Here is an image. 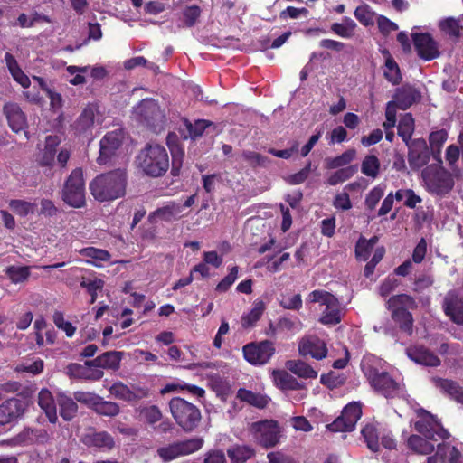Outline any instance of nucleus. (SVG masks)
Here are the masks:
<instances>
[{"mask_svg":"<svg viewBox=\"0 0 463 463\" xmlns=\"http://www.w3.org/2000/svg\"><path fill=\"white\" fill-rule=\"evenodd\" d=\"M417 414L420 419L414 423V429L423 437L411 435L407 441L408 447L420 454H430L435 449L431 441L445 440L449 438V433L429 411L420 409Z\"/></svg>","mask_w":463,"mask_h":463,"instance_id":"f257e3e1","label":"nucleus"},{"mask_svg":"<svg viewBox=\"0 0 463 463\" xmlns=\"http://www.w3.org/2000/svg\"><path fill=\"white\" fill-rule=\"evenodd\" d=\"M127 173L116 169L96 176L90 184L93 197L99 202H109L125 195Z\"/></svg>","mask_w":463,"mask_h":463,"instance_id":"f03ea898","label":"nucleus"},{"mask_svg":"<svg viewBox=\"0 0 463 463\" xmlns=\"http://www.w3.org/2000/svg\"><path fill=\"white\" fill-rule=\"evenodd\" d=\"M139 167L151 177H159L169 168V156L166 149L158 144H147L137 157Z\"/></svg>","mask_w":463,"mask_h":463,"instance_id":"7ed1b4c3","label":"nucleus"},{"mask_svg":"<svg viewBox=\"0 0 463 463\" xmlns=\"http://www.w3.org/2000/svg\"><path fill=\"white\" fill-rule=\"evenodd\" d=\"M386 307L391 311L392 319L398 324L401 331L411 335L414 319L410 310L418 307L415 298L407 294L394 295L387 300Z\"/></svg>","mask_w":463,"mask_h":463,"instance_id":"20e7f679","label":"nucleus"},{"mask_svg":"<svg viewBox=\"0 0 463 463\" xmlns=\"http://www.w3.org/2000/svg\"><path fill=\"white\" fill-rule=\"evenodd\" d=\"M168 406L175 421L184 432H192L197 428L202 415L196 405L181 397H174Z\"/></svg>","mask_w":463,"mask_h":463,"instance_id":"39448f33","label":"nucleus"},{"mask_svg":"<svg viewBox=\"0 0 463 463\" xmlns=\"http://www.w3.org/2000/svg\"><path fill=\"white\" fill-rule=\"evenodd\" d=\"M62 201L71 207L85 205V183L81 168H75L66 179L61 190Z\"/></svg>","mask_w":463,"mask_h":463,"instance_id":"423d86ee","label":"nucleus"},{"mask_svg":"<svg viewBox=\"0 0 463 463\" xmlns=\"http://www.w3.org/2000/svg\"><path fill=\"white\" fill-rule=\"evenodd\" d=\"M427 190L437 195L448 194L454 186L451 175L435 165L427 166L421 173Z\"/></svg>","mask_w":463,"mask_h":463,"instance_id":"0eeeda50","label":"nucleus"},{"mask_svg":"<svg viewBox=\"0 0 463 463\" xmlns=\"http://www.w3.org/2000/svg\"><path fill=\"white\" fill-rule=\"evenodd\" d=\"M366 375L374 390L386 398L399 397L403 392V385L394 381L385 372H380L376 368L370 367Z\"/></svg>","mask_w":463,"mask_h":463,"instance_id":"6e6552de","label":"nucleus"},{"mask_svg":"<svg viewBox=\"0 0 463 463\" xmlns=\"http://www.w3.org/2000/svg\"><path fill=\"white\" fill-rule=\"evenodd\" d=\"M204 444L203 438L194 437L184 440L175 441L166 447L157 449V455L163 461L168 462L175 458L187 456L200 450Z\"/></svg>","mask_w":463,"mask_h":463,"instance_id":"1a4fd4ad","label":"nucleus"},{"mask_svg":"<svg viewBox=\"0 0 463 463\" xmlns=\"http://www.w3.org/2000/svg\"><path fill=\"white\" fill-rule=\"evenodd\" d=\"M138 120L154 131H160L165 123V114L159 105L152 99H143L135 108Z\"/></svg>","mask_w":463,"mask_h":463,"instance_id":"9d476101","label":"nucleus"},{"mask_svg":"<svg viewBox=\"0 0 463 463\" xmlns=\"http://www.w3.org/2000/svg\"><path fill=\"white\" fill-rule=\"evenodd\" d=\"M275 345L269 340L252 342L242 347L245 360L252 365L266 364L275 354Z\"/></svg>","mask_w":463,"mask_h":463,"instance_id":"9b49d317","label":"nucleus"},{"mask_svg":"<svg viewBox=\"0 0 463 463\" xmlns=\"http://www.w3.org/2000/svg\"><path fill=\"white\" fill-rule=\"evenodd\" d=\"M250 431L256 441L264 448L276 446L279 439V429L274 420H260L250 425Z\"/></svg>","mask_w":463,"mask_h":463,"instance_id":"f8f14e48","label":"nucleus"},{"mask_svg":"<svg viewBox=\"0 0 463 463\" xmlns=\"http://www.w3.org/2000/svg\"><path fill=\"white\" fill-rule=\"evenodd\" d=\"M362 416L360 402H350L342 411L341 415L326 427L334 432L352 431Z\"/></svg>","mask_w":463,"mask_h":463,"instance_id":"ddd939ff","label":"nucleus"},{"mask_svg":"<svg viewBox=\"0 0 463 463\" xmlns=\"http://www.w3.org/2000/svg\"><path fill=\"white\" fill-rule=\"evenodd\" d=\"M327 352L326 344L317 335H306L298 342V353L301 356L322 360L326 357Z\"/></svg>","mask_w":463,"mask_h":463,"instance_id":"4468645a","label":"nucleus"},{"mask_svg":"<svg viewBox=\"0 0 463 463\" xmlns=\"http://www.w3.org/2000/svg\"><path fill=\"white\" fill-rule=\"evenodd\" d=\"M406 145L409 149L408 162L411 169L418 170L428 164L430 151L424 139H413Z\"/></svg>","mask_w":463,"mask_h":463,"instance_id":"2eb2a0df","label":"nucleus"},{"mask_svg":"<svg viewBox=\"0 0 463 463\" xmlns=\"http://www.w3.org/2000/svg\"><path fill=\"white\" fill-rule=\"evenodd\" d=\"M122 144L121 131H111L107 133L99 142V156L97 161L99 165L107 164L115 155Z\"/></svg>","mask_w":463,"mask_h":463,"instance_id":"dca6fc26","label":"nucleus"},{"mask_svg":"<svg viewBox=\"0 0 463 463\" xmlns=\"http://www.w3.org/2000/svg\"><path fill=\"white\" fill-rule=\"evenodd\" d=\"M51 438L52 433L43 428L26 427L14 437V441L21 446H29L46 444Z\"/></svg>","mask_w":463,"mask_h":463,"instance_id":"f3484780","label":"nucleus"},{"mask_svg":"<svg viewBox=\"0 0 463 463\" xmlns=\"http://www.w3.org/2000/svg\"><path fill=\"white\" fill-rule=\"evenodd\" d=\"M91 360L84 364L71 363L67 365L66 373L71 378L85 381H99L104 376V372L90 364Z\"/></svg>","mask_w":463,"mask_h":463,"instance_id":"a211bd4d","label":"nucleus"},{"mask_svg":"<svg viewBox=\"0 0 463 463\" xmlns=\"http://www.w3.org/2000/svg\"><path fill=\"white\" fill-rule=\"evenodd\" d=\"M24 412L23 401L11 398L0 404V427L15 422Z\"/></svg>","mask_w":463,"mask_h":463,"instance_id":"6ab92c4d","label":"nucleus"},{"mask_svg":"<svg viewBox=\"0 0 463 463\" xmlns=\"http://www.w3.org/2000/svg\"><path fill=\"white\" fill-rule=\"evenodd\" d=\"M82 442L88 447H94L101 451H110L115 447L114 438L107 431L90 430L82 438Z\"/></svg>","mask_w":463,"mask_h":463,"instance_id":"aec40b11","label":"nucleus"},{"mask_svg":"<svg viewBox=\"0 0 463 463\" xmlns=\"http://www.w3.org/2000/svg\"><path fill=\"white\" fill-rule=\"evenodd\" d=\"M412 38L415 49L420 58L430 61L439 56L437 43L429 33H415Z\"/></svg>","mask_w":463,"mask_h":463,"instance_id":"412c9836","label":"nucleus"},{"mask_svg":"<svg viewBox=\"0 0 463 463\" xmlns=\"http://www.w3.org/2000/svg\"><path fill=\"white\" fill-rule=\"evenodd\" d=\"M60 144L61 138L56 135H49L45 137L44 147L36 159L40 166L52 168L54 165L57 148Z\"/></svg>","mask_w":463,"mask_h":463,"instance_id":"4be33fe9","label":"nucleus"},{"mask_svg":"<svg viewBox=\"0 0 463 463\" xmlns=\"http://www.w3.org/2000/svg\"><path fill=\"white\" fill-rule=\"evenodd\" d=\"M3 111L14 132L18 133L26 128L27 122L25 115L18 104L8 102L4 105Z\"/></svg>","mask_w":463,"mask_h":463,"instance_id":"5701e85b","label":"nucleus"},{"mask_svg":"<svg viewBox=\"0 0 463 463\" xmlns=\"http://www.w3.org/2000/svg\"><path fill=\"white\" fill-rule=\"evenodd\" d=\"M406 354L411 360L424 366L436 367L440 364L439 358L421 345L408 347Z\"/></svg>","mask_w":463,"mask_h":463,"instance_id":"b1692460","label":"nucleus"},{"mask_svg":"<svg viewBox=\"0 0 463 463\" xmlns=\"http://www.w3.org/2000/svg\"><path fill=\"white\" fill-rule=\"evenodd\" d=\"M421 98L420 92L411 85H402L395 90L393 101L400 109L405 110Z\"/></svg>","mask_w":463,"mask_h":463,"instance_id":"393cba45","label":"nucleus"},{"mask_svg":"<svg viewBox=\"0 0 463 463\" xmlns=\"http://www.w3.org/2000/svg\"><path fill=\"white\" fill-rule=\"evenodd\" d=\"M95 115L96 108L92 105H88L72 125L75 132L79 135L91 133L94 127Z\"/></svg>","mask_w":463,"mask_h":463,"instance_id":"a878e982","label":"nucleus"},{"mask_svg":"<svg viewBox=\"0 0 463 463\" xmlns=\"http://www.w3.org/2000/svg\"><path fill=\"white\" fill-rule=\"evenodd\" d=\"M122 357L123 352L108 351L91 360L90 364L95 365L97 369L117 371L120 366Z\"/></svg>","mask_w":463,"mask_h":463,"instance_id":"bb28decb","label":"nucleus"},{"mask_svg":"<svg viewBox=\"0 0 463 463\" xmlns=\"http://www.w3.org/2000/svg\"><path fill=\"white\" fill-rule=\"evenodd\" d=\"M443 309L454 323L463 326V299L449 294L444 298Z\"/></svg>","mask_w":463,"mask_h":463,"instance_id":"cd10ccee","label":"nucleus"},{"mask_svg":"<svg viewBox=\"0 0 463 463\" xmlns=\"http://www.w3.org/2000/svg\"><path fill=\"white\" fill-rule=\"evenodd\" d=\"M273 379L276 386L281 390H302L305 383H299L293 375L284 370L273 372Z\"/></svg>","mask_w":463,"mask_h":463,"instance_id":"c85d7f7f","label":"nucleus"},{"mask_svg":"<svg viewBox=\"0 0 463 463\" xmlns=\"http://www.w3.org/2000/svg\"><path fill=\"white\" fill-rule=\"evenodd\" d=\"M38 404L44 411L49 421L55 423L57 421V410L55 401L47 389H43L38 394Z\"/></svg>","mask_w":463,"mask_h":463,"instance_id":"c756f323","label":"nucleus"},{"mask_svg":"<svg viewBox=\"0 0 463 463\" xmlns=\"http://www.w3.org/2000/svg\"><path fill=\"white\" fill-rule=\"evenodd\" d=\"M255 454V449L249 445L235 444L227 449V456L231 463H245L253 458Z\"/></svg>","mask_w":463,"mask_h":463,"instance_id":"7c9ffc66","label":"nucleus"},{"mask_svg":"<svg viewBox=\"0 0 463 463\" xmlns=\"http://www.w3.org/2000/svg\"><path fill=\"white\" fill-rule=\"evenodd\" d=\"M56 402L60 407V414L64 420L70 421L76 416L78 405L74 397L71 398L64 393H58Z\"/></svg>","mask_w":463,"mask_h":463,"instance_id":"2f4dec72","label":"nucleus"},{"mask_svg":"<svg viewBox=\"0 0 463 463\" xmlns=\"http://www.w3.org/2000/svg\"><path fill=\"white\" fill-rule=\"evenodd\" d=\"M5 61L8 71H10L14 80L18 82L23 88H28L31 84L30 79L22 71L17 63L16 59L9 52L5 54Z\"/></svg>","mask_w":463,"mask_h":463,"instance_id":"473e14b6","label":"nucleus"},{"mask_svg":"<svg viewBox=\"0 0 463 463\" xmlns=\"http://www.w3.org/2000/svg\"><path fill=\"white\" fill-rule=\"evenodd\" d=\"M433 383L444 393L463 403V388L455 382L448 379L433 378Z\"/></svg>","mask_w":463,"mask_h":463,"instance_id":"72a5a7b5","label":"nucleus"},{"mask_svg":"<svg viewBox=\"0 0 463 463\" xmlns=\"http://www.w3.org/2000/svg\"><path fill=\"white\" fill-rule=\"evenodd\" d=\"M286 365L288 370L300 378L316 379L317 377V372L302 360H290Z\"/></svg>","mask_w":463,"mask_h":463,"instance_id":"f704fd0d","label":"nucleus"},{"mask_svg":"<svg viewBox=\"0 0 463 463\" xmlns=\"http://www.w3.org/2000/svg\"><path fill=\"white\" fill-rule=\"evenodd\" d=\"M342 310L337 298L326 307L319 318V322L323 325H337L341 322Z\"/></svg>","mask_w":463,"mask_h":463,"instance_id":"c9c22d12","label":"nucleus"},{"mask_svg":"<svg viewBox=\"0 0 463 463\" xmlns=\"http://www.w3.org/2000/svg\"><path fill=\"white\" fill-rule=\"evenodd\" d=\"M383 54L386 56L383 76L392 85H398L402 80L400 68L388 51H384Z\"/></svg>","mask_w":463,"mask_h":463,"instance_id":"e433bc0d","label":"nucleus"},{"mask_svg":"<svg viewBox=\"0 0 463 463\" xmlns=\"http://www.w3.org/2000/svg\"><path fill=\"white\" fill-rule=\"evenodd\" d=\"M182 206L176 203H170L165 206L158 208L152 214H150L149 218H159L160 220L165 222H172L182 217Z\"/></svg>","mask_w":463,"mask_h":463,"instance_id":"4c0bfd02","label":"nucleus"},{"mask_svg":"<svg viewBox=\"0 0 463 463\" xmlns=\"http://www.w3.org/2000/svg\"><path fill=\"white\" fill-rule=\"evenodd\" d=\"M439 29L450 38L458 40L463 33V26L460 18L447 17L439 21Z\"/></svg>","mask_w":463,"mask_h":463,"instance_id":"58836bf2","label":"nucleus"},{"mask_svg":"<svg viewBox=\"0 0 463 463\" xmlns=\"http://www.w3.org/2000/svg\"><path fill=\"white\" fill-rule=\"evenodd\" d=\"M265 310V304L262 300H255L251 310L241 317V326L243 328H250L255 326L260 320Z\"/></svg>","mask_w":463,"mask_h":463,"instance_id":"ea45409f","label":"nucleus"},{"mask_svg":"<svg viewBox=\"0 0 463 463\" xmlns=\"http://www.w3.org/2000/svg\"><path fill=\"white\" fill-rule=\"evenodd\" d=\"M80 253L90 259L88 262L98 267L101 266V262L109 261L111 258V255L108 250L94 247L84 248L80 251Z\"/></svg>","mask_w":463,"mask_h":463,"instance_id":"a19ab883","label":"nucleus"},{"mask_svg":"<svg viewBox=\"0 0 463 463\" xmlns=\"http://www.w3.org/2000/svg\"><path fill=\"white\" fill-rule=\"evenodd\" d=\"M172 137L175 138L176 137L175 135H170V134L167 137V144H168L171 155H172L171 174L174 176H177L179 175L180 168H181L182 163H183L184 150L180 146V145H178L177 143H175V144L171 143Z\"/></svg>","mask_w":463,"mask_h":463,"instance_id":"79ce46f5","label":"nucleus"},{"mask_svg":"<svg viewBox=\"0 0 463 463\" xmlns=\"http://www.w3.org/2000/svg\"><path fill=\"white\" fill-rule=\"evenodd\" d=\"M237 398L242 402H246L249 404L260 409L265 408L269 403V401L266 396L255 393L251 391L243 388L238 390Z\"/></svg>","mask_w":463,"mask_h":463,"instance_id":"37998d69","label":"nucleus"},{"mask_svg":"<svg viewBox=\"0 0 463 463\" xmlns=\"http://www.w3.org/2000/svg\"><path fill=\"white\" fill-rule=\"evenodd\" d=\"M414 132V119L411 113L404 114L398 124V135L405 144L411 141V136Z\"/></svg>","mask_w":463,"mask_h":463,"instance_id":"c03bdc74","label":"nucleus"},{"mask_svg":"<svg viewBox=\"0 0 463 463\" xmlns=\"http://www.w3.org/2000/svg\"><path fill=\"white\" fill-rule=\"evenodd\" d=\"M436 456L445 463H461V453L456 447L449 444H438Z\"/></svg>","mask_w":463,"mask_h":463,"instance_id":"a18cd8bd","label":"nucleus"},{"mask_svg":"<svg viewBox=\"0 0 463 463\" xmlns=\"http://www.w3.org/2000/svg\"><path fill=\"white\" fill-rule=\"evenodd\" d=\"M356 156V150L354 148L345 151L338 156L328 157L326 159V168L336 169L344 168V166L349 165Z\"/></svg>","mask_w":463,"mask_h":463,"instance_id":"49530a36","label":"nucleus"},{"mask_svg":"<svg viewBox=\"0 0 463 463\" xmlns=\"http://www.w3.org/2000/svg\"><path fill=\"white\" fill-rule=\"evenodd\" d=\"M355 28V22L349 17H344L342 19V23H334L330 27L333 33L340 37L347 39L354 35Z\"/></svg>","mask_w":463,"mask_h":463,"instance_id":"de8ad7c7","label":"nucleus"},{"mask_svg":"<svg viewBox=\"0 0 463 463\" xmlns=\"http://www.w3.org/2000/svg\"><path fill=\"white\" fill-rule=\"evenodd\" d=\"M358 167L356 165H348L344 168H340L335 172L332 173L327 178V184L329 185L335 186L338 184L344 183L345 181L350 179L357 172Z\"/></svg>","mask_w":463,"mask_h":463,"instance_id":"09e8293b","label":"nucleus"},{"mask_svg":"<svg viewBox=\"0 0 463 463\" xmlns=\"http://www.w3.org/2000/svg\"><path fill=\"white\" fill-rule=\"evenodd\" d=\"M93 411H95L99 415L115 417L120 413V407L117 402L105 401L100 396V400L97 401Z\"/></svg>","mask_w":463,"mask_h":463,"instance_id":"8fccbe9b","label":"nucleus"},{"mask_svg":"<svg viewBox=\"0 0 463 463\" xmlns=\"http://www.w3.org/2000/svg\"><path fill=\"white\" fill-rule=\"evenodd\" d=\"M5 274L13 283H22L29 279L31 275L30 267L14 265L9 266L5 269Z\"/></svg>","mask_w":463,"mask_h":463,"instance_id":"3c124183","label":"nucleus"},{"mask_svg":"<svg viewBox=\"0 0 463 463\" xmlns=\"http://www.w3.org/2000/svg\"><path fill=\"white\" fill-rule=\"evenodd\" d=\"M380 161L374 155H367L361 165L362 173L369 177L375 178L379 175Z\"/></svg>","mask_w":463,"mask_h":463,"instance_id":"603ef678","label":"nucleus"},{"mask_svg":"<svg viewBox=\"0 0 463 463\" xmlns=\"http://www.w3.org/2000/svg\"><path fill=\"white\" fill-rule=\"evenodd\" d=\"M212 125V122L204 119L196 120L194 123L185 120V126L188 131V136H185V138L190 137L191 139L195 140L203 134L208 127Z\"/></svg>","mask_w":463,"mask_h":463,"instance_id":"864d4df0","label":"nucleus"},{"mask_svg":"<svg viewBox=\"0 0 463 463\" xmlns=\"http://www.w3.org/2000/svg\"><path fill=\"white\" fill-rule=\"evenodd\" d=\"M139 412L141 418L149 425L160 421L163 418L162 411L156 405L141 407Z\"/></svg>","mask_w":463,"mask_h":463,"instance_id":"5fc2aeb1","label":"nucleus"},{"mask_svg":"<svg viewBox=\"0 0 463 463\" xmlns=\"http://www.w3.org/2000/svg\"><path fill=\"white\" fill-rule=\"evenodd\" d=\"M241 156L251 167H266L270 163V159L269 157L250 150H243L241 152Z\"/></svg>","mask_w":463,"mask_h":463,"instance_id":"6e6d98bb","label":"nucleus"},{"mask_svg":"<svg viewBox=\"0 0 463 463\" xmlns=\"http://www.w3.org/2000/svg\"><path fill=\"white\" fill-rule=\"evenodd\" d=\"M362 435L372 451L379 450V436L376 428L373 425H366L362 430Z\"/></svg>","mask_w":463,"mask_h":463,"instance_id":"4d7b16f0","label":"nucleus"},{"mask_svg":"<svg viewBox=\"0 0 463 463\" xmlns=\"http://www.w3.org/2000/svg\"><path fill=\"white\" fill-rule=\"evenodd\" d=\"M8 204L11 210L20 216H26L29 213H33L36 206L35 203L20 199H12L9 201Z\"/></svg>","mask_w":463,"mask_h":463,"instance_id":"13d9d810","label":"nucleus"},{"mask_svg":"<svg viewBox=\"0 0 463 463\" xmlns=\"http://www.w3.org/2000/svg\"><path fill=\"white\" fill-rule=\"evenodd\" d=\"M109 393L116 399L131 402L130 387L122 382H116L109 388Z\"/></svg>","mask_w":463,"mask_h":463,"instance_id":"bf43d9fd","label":"nucleus"},{"mask_svg":"<svg viewBox=\"0 0 463 463\" xmlns=\"http://www.w3.org/2000/svg\"><path fill=\"white\" fill-rule=\"evenodd\" d=\"M202 9L196 5L185 7L183 10L184 24L185 27H194L201 16Z\"/></svg>","mask_w":463,"mask_h":463,"instance_id":"052dcab7","label":"nucleus"},{"mask_svg":"<svg viewBox=\"0 0 463 463\" xmlns=\"http://www.w3.org/2000/svg\"><path fill=\"white\" fill-rule=\"evenodd\" d=\"M104 286V281L100 279H86L82 278L80 287L86 288L91 296L90 304H93L97 299V291L100 290Z\"/></svg>","mask_w":463,"mask_h":463,"instance_id":"680f3d73","label":"nucleus"},{"mask_svg":"<svg viewBox=\"0 0 463 463\" xmlns=\"http://www.w3.org/2000/svg\"><path fill=\"white\" fill-rule=\"evenodd\" d=\"M383 194H384V186L377 185V186L373 187L365 197V200H364L365 207L369 211L374 210L376 205L378 204L379 201L383 196Z\"/></svg>","mask_w":463,"mask_h":463,"instance_id":"e2e57ef3","label":"nucleus"},{"mask_svg":"<svg viewBox=\"0 0 463 463\" xmlns=\"http://www.w3.org/2000/svg\"><path fill=\"white\" fill-rule=\"evenodd\" d=\"M279 305L285 309L299 310L302 307L301 295H282Z\"/></svg>","mask_w":463,"mask_h":463,"instance_id":"0e129e2a","label":"nucleus"},{"mask_svg":"<svg viewBox=\"0 0 463 463\" xmlns=\"http://www.w3.org/2000/svg\"><path fill=\"white\" fill-rule=\"evenodd\" d=\"M335 298H336L333 294L320 289L314 290L308 295L309 302L320 303L326 307L333 302Z\"/></svg>","mask_w":463,"mask_h":463,"instance_id":"69168bd1","label":"nucleus"},{"mask_svg":"<svg viewBox=\"0 0 463 463\" xmlns=\"http://www.w3.org/2000/svg\"><path fill=\"white\" fill-rule=\"evenodd\" d=\"M354 16L363 25L373 24V13L367 5L358 6L354 11Z\"/></svg>","mask_w":463,"mask_h":463,"instance_id":"338daca9","label":"nucleus"},{"mask_svg":"<svg viewBox=\"0 0 463 463\" xmlns=\"http://www.w3.org/2000/svg\"><path fill=\"white\" fill-rule=\"evenodd\" d=\"M238 271L239 269L237 266L231 268L229 274L225 276L216 286V291L226 292L237 279Z\"/></svg>","mask_w":463,"mask_h":463,"instance_id":"774afa93","label":"nucleus"}]
</instances>
